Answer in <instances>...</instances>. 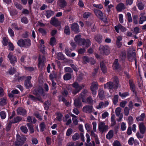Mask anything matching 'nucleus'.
<instances>
[{
    "instance_id": "obj_1",
    "label": "nucleus",
    "mask_w": 146,
    "mask_h": 146,
    "mask_svg": "<svg viewBox=\"0 0 146 146\" xmlns=\"http://www.w3.org/2000/svg\"><path fill=\"white\" fill-rule=\"evenodd\" d=\"M113 82H109L104 85V88L106 89H109L110 92L112 93L113 92V89L115 90L118 87L119 81L118 78L116 76H114L112 78Z\"/></svg>"
},
{
    "instance_id": "obj_2",
    "label": "nucleus",
    "mask_w": 146,
    "mask_h": 146,
    "mask_svg": "<svg viewBox=\"0 0 146 146\" xmlns=\"http://www.w3.org/2000/svg\"><path fill=\"white\" fill-rule=\"evenodd\" d=\"M72 86L74 88L72 91V93L74 94H76L78 93L82 88L84 87V84H82L79 85L78 83L76 82H74L72 84Z\"/></svg>"
},
{
    "instance_id": "obj_3",
    "label": "nucleus",
    "mask_w": 146,
    "mask_h": 146,
    "mask_svg": "<svg viewBox=\"0 0 146 146\" xmlns=\"http://www.w3.org/2000/svg\"><path fill=\"white\" fill-rule=\"evenodd\" d=\"M17 141L15 142L16 146H22L26 140V138L24 136H20L19 135H16Z\"/></svg>"
},
{
    "instance_id": "obj_4",
    "label": "nucleus",
    "mask_w": 146,
    "mask_h": 146,
    "mask_svg": "<svg viewBox=\"0 0 146 146\" xmlns=\"http://www.w3.org/2000/svg\"><path fill=\"white\" fill-rule=\"evenodd\" d=\"M98 127L99 131L102 133L106 131L108 129V126L103 121L99 123Z\"/></svg>"
},
{
    "instance_id": "obj_5",
    "label": "nucleus",
    "mask_w": 146,
    "mask_h": 146,
    "mask_svg": "<svg viewBox=\"0 0 146 146\" xmlns=\"http://www.w3.org/2000/svg\"><path fill=\"white\" fill-rule=\"evenodd\" d=\"M99 50L101 52L106 55H108L110 52V49L109 47L107 46H103L101 45L99 48Z\"/></svg>"
},
{
    "instance_id": "obj_6",
    "label": "nucleus",
    "mask_w": 146,
    "mask_h": 146,
    "mask_svg": "<svg viewBox=\"0 0 146 146\" xmlns=\"http://www.w3.org/2000/svg\"><path fill=\"white\" fill-rule=\"evenodd\" d=\"M10 62L12 65H14L17 62V57L15 56L11 52H10L7 56Z\"/></svg>"
},
{
    "instance_id": "obj_7",
    "label": "nucleus",
    "mask_w": 146,
    "mask_h": 146,
    "mask_svg": "<svg viewBox=\"0 0 146 146\" xmlns=\"http://www.w3.org/2000/svg\"><path fill=\"white\" fill-rule=\"evenodd\" d=\"M91 45L90 41L88 39H83L82 40V42H81L80 45L82 47L85 48H87L88 47Z\"/></svg>"
},
{
    "instance_id": "obj_8",
    "label": "nucleus",
    "mask_w": 146,
    "mask_h": 146,
    "mask_svg": "<svg viewBox=\"0 0 146 146\" xmlns=\"http://www.w3.org/2000/svg\"><path fill=\"white\" fill-rule=\"evenodd\" d=\"M121 109L119 107L116 108L115 110V112L116 115L119 117V119L117 120L118 121H121L123 117V115L121 113Z\"/></svg>"
},
{
    "instance_id": "obj_9",
    "label": "nucleus",
    "mask_w": 146,
    "mask_h": 146,
    "mask_svg": "<svg viewBox=\"0 0 146 146\" xmlns=\"http://www.w3.org/2000/svg\"><path fill=\"white\" fill-rule=\"evenodd\" d=\"M45 60V58L44 56H40L38 58V66L40 68H42L44 65V63Z\"/></svg>"
},
{
    "instance_id": "obj_10",
    "label": "nucleus",
    "mask_w": 146,
    "mask_h": 146,
    "mask_svg": "<svg viewBox=\"0 0 146 146\" xmlns=\"http://www.w3.org/2000/svg\"><path fill=\"white\" fill-rule=\"evenodd\" d=\"M94 109L91 106L86 105L84 106L82 109L83 111L87 113H91L93 111Z\"/></svg>"
},
{
    "instance_id": "obj_11",
    "label": "nucleus",
    "mask_w": 146,
    "mask_h": 146,
    "mask_svg": "<svg viewBox=\"0 0 146 146\" xmlns=\"http://www.w3.org/2000/svg\"><path fill=\"white\" fill-rule=\"evenodd\" d=\"M98 85L97 82H93L92 83L90 89L94 95H96V90L98 89Z\"/></svg>"
},
{
    "instance_id": "obj_12",
    "label": "nucleus",
    "mask_w": 146,
    "mask_h": 146,
    "mask_svg": "<svg viewBox=\"0 0 146 146\" xmlns=\"http://www.w3.org/2000/svg\"><path fill=\"white\" fill-rule=\"evenodd\" d=\"M135 54L134 52L133 51L132 52H129L128 54V59L129 61H132L133 60H135V64L136 67H137V62L135 60Z\"/></svg>"
},
{
    "instance_id": "obj_13",
    "label": "nucleus",
    "mask_w": 146,
    "mask_h": 146,
    "mask_svg": "<svg viewBox=\"0 0 146 146\" xmlns=\"http://www.w3.org/2000/svg\"><path fill=\"white\" fill-rule=\"evenodd\" d=\"M31 78V77L28 76L26 77V80H25V85L27 88H29L32 87V85L30 82Z\"/></svg>"
},
{
    "instance_id": "obj_14",
    "label": "nucleus",
    "mask_w": 146,
    "mask_h": 146,
    "mask_svg": "<svg viewBox=\"0 0 146 146\" xmlns=\"http://www.w3.org/2000/svg\"><path fill=\"white\" fill-rule=\"evenodd\" d=\"M71 28L72 31L75 33H77L80 32L79 26L77 23L72 24L71 25Z\"/></svg>"
},
{
    "instance_id": "obj_15",
    "label": "nucleus",
    "mask_w": 146,
    "mask_h": 146,
    "mask_svg": "<svg viewBox=\"0 0 146 146\" xmlns=\"http://www.w3.org/2000/svg\"><path fill=\"white\" fill-rule=\"evenodd\" d=\"M113 67L114 70L116 71H119L121 69L120 66L118 63L117 59H116L114 61Z\"/></svg>"
},
{
    "instance_id": "obj_16",
    "label": "nucleus",
    "mask_w": 146,
    "mask_h": 146,
    "mask_svg": "<svg viewBox=\"0 0 146 146\" xmlns=\"http://www.w3.org/2000/svg\"><path fill=\"white\" fill-rule=\"evenodd\" d=\"M50 23L52 25L56 27L60 25V23L59 21L55 17H52L51 18Z\"/></svg>"
},
{
    "instance_id": "obj_17",
    "label": "nucleus",
    "mask_w": 146,
    "mask_h": 146,
    "mask_svg": "<svg viewBox=\"0 0 146 146\" xmlns=\"http://www.w3.org/2000/svg\"><path fill=\"white\" fill-rule=\"evenodd\" d=\"M95 15L99 18L102 19L103 17V13L102 11L96 9L94 10Z\"/></svg>"
},
{
    "instance_id": "obj_18",
    "label": "nucleus",
    "mask_w": 146,
    "mask_h": 146,
    "mask_svg": "<svg viewBox=\"0 0 146 146\" xmlns=\"http://www.w3.org/2000/svg\"><path fill=\"white\" fill-rule=\"evenodd\" d=\"M115 29L117 33H119V30L120 29L122 32H125L126 31V29L125 28L122 26L120 24L117 26L115 27Z\"/></svg>"
},
{
    "instance_id": "obj_19",
    "label": "nucleus",
    "mask_w": 146,
    "mask_h": 146,
    "mask_svg": "<svg viewBox=\"0 0 146 146\" xmlns=\"http://www.w3.org/2000/svg\"><path fill=\"white\" fill-rule=\"evenodd\" d=\"M74 104L75 106L77 108H79L82 106V102L80 98L74 100Z\"/></svg>"
},
{
    "instance_id": "obj_20",
    "label": "nucleus",
    "mask_w": 146,
    "mask_h": 146,
    "mask_svg": "<svg viewBox=\"0 0 146 146\" xmlns=\"http://www.w3.org/2000/svg\"><path fill=\"white\" fill-rule=\"evenodd\" d=\"M139 127L140 133L142 134L144 133L146 130V127L144 124L142 123H139Z\"/></svg>"
},
{
    "instance_id": "obj_21",
    "label": "nucleus",
    "mask_w": 146,
    "mask_h": 146,
    "mask_svg": "<svg viewBox=\"0 0 146 146\" xmlns=\"http://www.w3.org/2000/svg\"><path fill=\"white\" fill-rule=\"evenodd\" d=\"M17 113L19 115H24L26 114V110L22 108H19L17 110Z\"/></svg>"
},
{
    "instance_id": "obj_22",
    "label": "nucleus",
    "mask_w": 146,
    "mask_h": 146,
    "mask_svg": "<svg viewBox=\"0 0 146 146\" xmlns=\"http://www.w3.org/2000/svg\"><path fill=\"white\" fill-rule=\"evenodd\" d=\"M125 8V6L124 4L121 3L118 4L116 7L117 11L119 12H121L123 9Z\"/></svg>"
},
{
    "instance_id": "obj_23",
    "label": "nucleus",
    "mask_w": 146,
    "mask_h": 146,
    "mask_svg": "<svg viewBox=\"0 0 146 146\" xmlns=\"http://www.w3.org/2000/svg\"><path fill=\"white\" fill-rule=\"evenodd\" d=\"M24 45L23 47L28 48L31 45V41L30 39L27 38L24 40Z\"/></svg>"
},
{
    "instance_id": "obj_24",
    "label": "nucleus",
    "mask_w": 146,
    "mask_h": 146,
    "mask_svg": "<svg viewBox=\"0 0 146 146\" xmlns=\"http://www.w3.org/2000/svg\"><path fill=\"white\" fill-rule=\"evenodd\" d=\"M87 92V90H84L81 94V96L80 97V98H81L82 99V101L83 102H86V100L84 98Z\"/></svg>"
},
{
    "instance_id": "obj_25",
    "label": "nucleus",
    "mask_w": 146,
    "mask_h": 146,
    "mask_svg": "<svg viewBox=\"0 0 146 146\" xmlns=\"http://www.w3.org/2000/svg\"><path fill=\"white\" fill-rule=\"evenodd\" d=\"M82 39L81 38V36L80 35H77L74 38L75 42L80 45L82 42Z\"/></svg>"
},
{
    "instance_id": "obj_26",
    "label": "nucleus",
    "mask_w": 146,
    "mask_h": 146,
    "mask_svg": "<svg viewBox=\"0 0 146 146\" xmlns=\"http://www.w3.org/2000/svg\"><path fill=\"white\" fill-rule=\"evenodd\" d=\"M43 90L42 88H39L37 90V92L36 90L34 91L33 93L36 95H42L43 93Z\"/></svg>"
},
{
    "instance_id": "obj_27",
    "label": "nucleus",
    "mask_w": 146,
    "mask_h": 146,
    "mask_svg": "<svg viewBox=\"0 0 146 146\" xmlns=\"http://www.w3.org/2000/svg\"><path fill=\"white\" fill-rule=\"evenodd\" d=\"M58 5L61 7H64L66 5V2L64 0H58Z\"/></svg>"
},
{
    "instance_id": "obj_28",
    "label": "nucleus",
    "mask_w": 146,
    "mask_h": 146,
    "mask_svg": "<svg viewBox=\"0 0 146 146\" xmlns=\"http://www.w3.org/2000/svg\"><path fill=\"white\" fill-rule=\"evenodd\" d=\"M71 116L72 117V120L73 124L75 125H77L78 122L77 117L73 114H71Z\"/></svg>"
},
{
    "instance_id": "obj_29",
    "label": "nucleus",
    "mask_w": 146,
    "mask_h": 146,
    "mask_svg": "<svg viewBox=\"0 0 146 146\" xmlns=\"http://www.w3.org/2000/svg\"><path fill=\"white\" fill-rule=\"evenodd\" d=\"M113 135V130H110L106 135L107 139H111Z\"/></svg>"
},
{
    "instance_id": "obj_30",
    "label": "nucleus",
    "mask_w": 146,
    "mask_h": 146,
    "mask_svg": "<svg viewBox=\"0 0 146 146\" xmlns=\"http://www.w3.org/2000/svg\"><path fill=\"white\" fill-rule=\"evenodd\" d=\"M54 14V12L51 10H47L46 11L45 15L47 18H49Z\"/></svg>"
},
{
    "instance_id": "obj_31",
    "label": "nucleus",
    "mask_w": 146,
    "mask_h": 146,
    "mask_svg": "<svg viewBox=\"0 0 146 146\" xmlns=\"http://www.w3.org/2000/svg\"><path fill=\"white\" fill-rule=\"evenodd\" d=\"M56 40L55 37H52L50 38L49 42V44L50 45L53 46L56 44Z\"/></svg>"
},
{
    "instance_id": "obj_32",
    "label": "nucleus",
    "mask_w": 146,
    "mask_h": 146,
    "mask_svg": "<svg viewBox=\"0 0 146 146\" xmlns=\"http://www.w3.org/2000/svg\"><path fill=\"white\" fill-rule=\"evenodd\" d=\"M98 96L99 98L102 99L104 97V90L102 89H100L99 90Z\"/></svg>"
},
{
    "instance_id": "obj_33",
    "label": "nucleus",
    "mask_w": 146,
    "mask_h": 146,
    "mask_svg": "<svg viewBox=\"0 0 146 146\" xmlns=\"http://www.w3.org/2000/svg\"><path fill=\"white\" fill-rule=\"evenodd\" d=\"M19 91L17 90H12L11 92V93L9 94V96L10 98H13L14 97V94H18Z\"/></svg>"
},
{
    "instance_id": "obj_34",
    "label": "nucleus",
    "mask_w": 146,
    "mask_h": 146,
    "mask_svg": "<svg viewBox=\"0 0 146 146\" xmlns=\"http://www.w3.org/2000/svg\"><path fill=\"white\" fill-rule=\"evenodd\" d=\"M2 43L5 46L7 45L8 44L9 42V40L7 37H4L3 38Z\"/></svg>"
},
{
    "instance_id": "obj_35",
    "label": "nucleus",
    "mask_w": 146,
    "mask_h": 146,
    "mask_svg": "<svg viewBox=\"0 0 146 146\" xmlns=\"http://www.w3.org/2000/svg\"><path fill=\"white\" fill-rule=\"evenodd\" d=\"M24 42V40L21 39L18 41L17 43L19 46L21 47H23Z\"/></svg>"
},
{
    "instance_id": "obj_36",
    "label": "nucleus",
    "mask_w": 146,
    "mask_h": 146,
    "mask_svg": "<svg viewBox=\"0 0 146 146\" xmlns=\"http://www.w3.org/2000/svg\"><path fill=\"white\" fill-rule=\"evenodd\" d=\"M145 117V114L143 113L141 114L140 116L137 117H136V119L137 121H143Z\"/></svg>"
},
{
    "instance_id": "obj_37",
    "label": "nucleus",
    "mask_w": 146,
    "mask_h": 146,
    "mask_svg": "<svg viewBox=\"0 0 146 146\" xmlns=\"http://www.w3.org/2000/svg\"><path fill=\"white\" fill-rule=\"evenodd\" d=\"M27 121L30 123H35L36 121V120L35 118H33H33L30 116H28L27 119Z\"/></svg>"
},
{
    "instance_id": "obj_38",
    "label": "nucleus",
    "mask_w": 146,
    "mask_h": 146,
    "mask_svg": "<svg viewBox=\"0 0 146 146\" xmlns=\"http://www.w3.org/2000/svg\"><path fill=\"white\" fill-rule=\"evenodd\" d=\"M71 75L70 74L67 73L65 74L63 78L64 80H69L71 78Z\"/></svg>"
},
{
    "instance_id": "obj_39",
    "label": "nucleus",
    "mask_w": 146,
    "mask_h": 146,
    "mask_svg": "<svg viewBox=\"0 0 146 146\" xmlns=\"http://www.w3.org/2000/svg\"><path fill=\"white\" fill-rule=\"evenodd\" d=\"M59 100L60 101H62L65 103L66 106H70V103L69 102H68L66 101V99L62 97H60Z\"/></svg>"
},
{
    "instance_id": "obj_40",
    "label": "nucleus",
    "mask_w": 146,
    "mask_h": 146,
    "mask_svg": "<svg viewBox=\"0 0 146 146\" xmlns=\"http://www.w3.org/2000/svg\"><path fill=\"white\" fill-rule=\"evenodd\" d=\"M145 21H146V16H142L140 18L139 23L140 24H142Z\"/></svg>"
},
{
    "instance_id": "obj_41",
    "label": "nucleus",
    "mask_w": 146,
    "mask_h": 146,
    "mask_svg": "<svg viewBox=\"0 0 146 146\" xmlns=\"http://www.w3.org/2000/svg\"><path fill=\"white\" fill-rule=\"evenodd\" d=\"M100 67L102 72L105 73L106 72V68L103 62H102L100 63Z\"/></svg>"
},
{
    "instance_id": "obj_42",
    "label": "nucleus",
    "mask_w": 146,
    "mask_h": 146,
    "mask_svg": "<svg viewBox=\"0 0 146 146\" xmlns=\"http://www.w3.org/2000/svg\"><path fill=\"white\" fill-rule=\"evenodd\" d=\"M22 119V118L21 117L17 116L14 118L13 120L12 121L13 123H15L19 122Z\"/></svg>"
},
{
    "instance_id": "obj_43",
    "label": "nucleus",
    "mask_w": 146,
    "mask_h": 146,
    "mask_svg": "<svg viewBox=\"0 0 146 146\" xmlns=\"http://www.w3.org/2000/svg\"><path fill=\"white\" fill-rule=\"evenodd\" d=\"M83 62L84 63L86 64L87 63H89L90 58L88 56H84L83 57Z\"/></svg>"
},
{
    "instance_id": "obj_44",
    "label": "nucleus",
    "mask_w": 146,
    "mask_h": 146,
    "mask_svg": "<svg viewBox=\"0 0 146 146\" xmlns=\"http://www.w3.org/2000/svg\"><path fill=\"white\" fill-rule=\"evenodd\" d=\"M115 118V115H112L111 118V126H114L116 124V121Z\"/></svg>"
},
{
    "instance_id": "obj_45",
    "label": "nucleus",
    "mask_w": 146,
    "mask_h": 146,
    "mask_svg": "<svg viewBox=\"0 0 146 146\" xmlns=\"http://www.w3.org/2000/svg\"><path fill=\"white\" fill-rule=\"evenodd\" d=\"M88 26V29H90L91 28V30L92 31H94L95 28H94V24L92 23H89Z\"/></svg>"
},
{
    "instance_id": "obj_46",
    "label": "nucleus",
    "mask_w": 146,
    "mask_h": 146,
    "mask_svg": "<svg viewBox=\"0 0 146 146\" xmlns=\"http://www.w3.org/2000/svg\"><path fill=\"white\" fill-rule=\"evenodd\" d=\"M119 95L120 96H121L122 98H124L129 95V94L127 92H124L123 93H121V92L119 93Z\"/></svg>"
},
{
    "instance_id": "obj_47",
    "label": "nucleus",
    "mask_w": 146,
    "mask_h": 146,
    "mask_svg": "<svg viewBox=\"0 0 146 146\" xmlns=\"http://www.w3.org/2000/svg\"><path fill=\"white\" fill-rule=\"evenodd\" d=\"M79 137V135L78 133H75L72 136V139L74 141H76L78 140Z\"/></svg>"
},
{
    "instance_id": "obj_48",
    "label": "nucleus",
    "mask_w": 146,
    "mask_h": 146,
    "mask_svg": "<svg viewBox=\"0 0 146 146\" xmlns=\"http://www.w3.org/2000/svg\"><path fill=\"white\" fill-rule=\"evenodd\" d=\"M118 97L119 96L118 95H115L114 96L113 100V103L114 104H116L118 102Z\"/></svg>"
},
{
    "instance_id": "obj_49",
    "label": "nucleus",
    "mask_w": 146,
    "mask_h": 146,
    "mask_svg": "<svg viewBox=\"0 0 146 146\" xmlns=\"http://www.w3.org/2000/svg\"><path fill=\"white\" fill-rule=\"evenodd\" d=\"M73 130L71 128H68L67 130L66 133V135L67 136H69L72 134Z\"/></svg>"
},
{
    "instance_id": "obj_50",
    "label": "nucleus",
    "mask_w": 146,
    "mask_h": 146,
    "mask_svg": "<svg viewBox=\"0 0 146 146\" xmlns=\"http://www.w3.org/2000/svg\"><path fill=\"white\" fill-rule=\"evenodd\" d=\"M7 103V100L5 98H3L1 99L0 101V105H4Z\"/></svg>"
},
{
    "instance_id": "obj_51",
    "label": "nucleus",
    "mask_w": 146,
    "mask_h": 146,
    "mask_svg": "<svg viewBox=\"0 0 146 146\" xmlns=\"http://www.w3.org/2000/svg\"><path fill=\"white\" fill-rule=\"evenodd\" d=\"M57 58L59 60H62L64 59V57L62 53L59 52L57 54Z\"/></svg>"
},
{
    "instance_id": "obj_52",
    "label": "nucleus",
    "mask_w": 146,
    "mask_h": 146,
    "mask_svg": "<svg viewBox=\"0 0 146 146\" xmlns=\"http://www.w3.org/2000/svg\"><path fill=\"white\" fill-rule=\"evenodd\" d=\"M57 116L56 118V119L59 121H61L63 116L62 115L61 113H57Z\"/></svg>"
},
{
    "instance_id": "obj_53",
    "label": "nucleus",
    "mask_w": 146,
    "mask_h": 146,
    "mask_svg": "<svg viewBox=\"0 0 146 146\" xmlns=\"http://www.w3.org/2000/svg\"><path fill=\"white\" fill-rule=\"evenodd\" d=\"M72 50L68 48L65 49V51L66 55L68 56L71 57V52Z\"/></svg>"
},
{
    "instance_id": "obj_54",
    "label": "nucleus",
    "mask_w": 146,
    "mask_h": 146,
    "mask_svg": "<svg viewBox=\"0 0 146 146\" xmlns=\"http://www.w3.org/2000/svg\"><path fill=\"white\" fill-rule=\"evenodd\" d=\"M137 7L140 10H142L144 9V5L141 2H139L137 4Z\"/></svg>"
},
{
    "instance_id": "obj_55",
    "label": "nucleus",
    "mask_w": 146,
    "mask_h": 146,
    "mask_svg": "<svg viewBox=\"0 0 146 146\" xmlns=\"http://www.w3.org/2000/svg\"><path fill=\"white\" fill-rule=\"evenodd\" d=\"M27 126L29 127V129L31 133H32L34 132V130L32 125L30 123L27 124Z\"/></svg>"
},
{
    "instance_id": "obj_56",
    "label": "nucleus",
    "mask_w": 146,
    "mask_h": 146,
    "mask_svg": "<svg viewBox=\"0 0 146 146\" xmlns=\"http://www.w3.org/2000/svg\"><path fill=\"white\" fill-rule=\"evenodd\" d=\"M64 33L66 35H69L70 34V31L69 27L67 26L65 27L64 29Z\"/></svg>"
},
{
    "instance_id": "obj_57",
    "label": "nucleus",
    "mask_w": 146,
    "mask_h": 146,
    "mask_svg": "<svg viewBox=\"0 0 146 146\" xmlns=\"http://www.w3.org/2000/svg\"><path fill=\"white\" fill-rule=\"evenodd\" d=\"M0 115L2 119H4L6 117V113L3 111H1L0 112Z\"/></svg>"
},
{
    "instance_id": "obj_58",
    "label": "nucleus",
    "mask_w": 146,
    "mask_h": 146,
    "mask_svg": "<svg viewBox=\"0 0 146 146\" xmlns=\"http://www.w3.org/2000/svg\"><path fill=\"white\" fill-rule=\"evenodd\" d=\"M50 102L48 101L46 102L44 104V108L45 110H47L50 106Z\"/></svg>"
},
{
    "instance_id": "obj_59",
    "label": "nucleus",
    "mask_w": 146,
    "mask_h": 146,
    "mask_svg": "<svg viewBox=\"0 0 146 146\" xmlns=\"http://www.w3.org/2000/svg\"><path fill=\"white\" fill-rule=\"evenodd\" d=\"M20 129L22 131L25 133H26L28 132V129L25 126H22L21 127Z\"/></svg>"
},
{
    "instance_id": "obj_60",
    "label": "nucleus",
    "mask_w": 146,
    "mask_h": 146,
    "mask_svg": "<svg viewBox=\"0 0 146 146\" xmlns=\"http://www.w3.org/2000/svg\"><path fill=\"white\" fill-rule=\"evenodd\" d=\"M103 108H105V107L104 106V103L103 102H100L99 105L96 107L97 109H98Z\"/></svg>"
},
{
    "instance_id": "obj_61",
    "label": "nucleus",
    "mask_w": 146,
    "mask_h": 146,
    "mask_svg": "<svg viewBox=\"0 0 146 146\" xmlns=\"http://www.w3.org/2000/svg\"><path fill=\"white\" fill-rule=\"evenodd\" d=\"M14 5L16 7L19 9L21 10L23 8L21 4L17 2H15L14 3Z\"/></svg>"
},
{
    "instance_id": "obj_62",
    "label": "nucleus",
    "mask_w": 146,
    "mask_h": 146,
    "mask_svg": "<svg viewBox=\"0 0 146 146\" xmlns=\"http://www.w3.org/2000/svg\"><path fill=\"white\" fill-rule=\"evenodd\" d=\"M91 15V13L88 12H85L83 15V17L84 18H87Z\"/></svg>"
},
{
    "instance_id": "obj_63",
    "label": "nucleus",
    "mask_w": 146,
    "mask_h": 146,
    "mask_svg": "<svg viewBox=\"0 0 146 146\" xmlns=\"http://www.w3.org/2000/svg\"><path fill=\"white\" fill-rule=\"evenodd\" d=\"M40 130L42 131H43L45 127V125L44 122L41 123L40 125Z\"/></svg>"
},
{
    "instance_id": "obj_64",
    "label": "nucleus",
    "mask_w": 146,
    "mask_h": 146,
    "mask_svg": "<svg viewBox=\"0 0 146 146\" xmlns=\"http://www.w3.org/2000/svg\"><path fill=\"white\" fill-rule=\"evenodd\" d=\"M127 121L129 125H131L133 123V119L132 117L129 116L128 117Z\"/></svg>"
}]
</instances>
